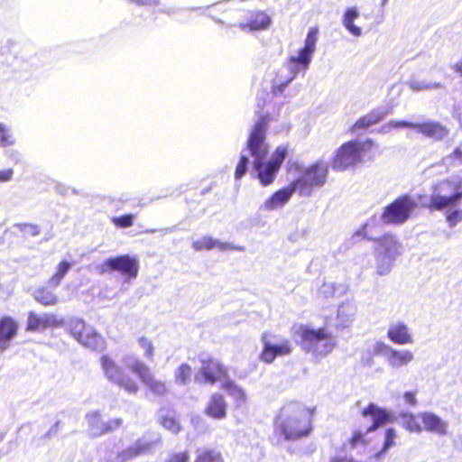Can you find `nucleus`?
Returning a JSON list of instances; mask_svg holds the SVG:
<instances>
[{
	"instance_id": "3",
	"label": "nucleus",
	"mask_w": 462,
	"mask_h": 462,
	"mask_svg": "<svg viewBox=\"0 0 462 462\" xmlns=\"http://www.w3.org/2000/svg\"><path fill=\"white\" fill-rule=\"evenodd\" d=\"M460 199H462V182L444 179L432 185L430 200L423 207L431 212L442 211L455 208Z\"/></svg>"
},
{
	"instance_id": "39",
	"label": "nucleus",
	"mask_w": 462,
	"mask_h": 462,
	"mask_svg": "<svg viewBox=\"0 0 462 462\" xmlns=\"http://www.w3.org/2000/svg\"><path fill=\"white\" fill-rule=\"evenodd\" d=\"M161 425L173 434H178L181 430L179 420L172 416H164L161 420Z\"/></svg>"
},
{
	"instance_id": "17",
	"label": "nucleus",
	"mask_w": 462,
	"mask_h": 462,
	"mask_svg": "<svg viewBox=\"0 0 462 462\" xmlns=\"http://www.w3.org/2000/svg\"><path fill=\"white\" fill-rule=\"evenodd\" d=\"M363 417H372L373 423L367 428L366 432H374L380 427L391 422L393 418L390 412L374 403H369L361 411Z\"/></svg>"
},
{
	"instance_id": "29",
	"label": "nucleus",
	"mask_w": 462,
	"mask_h": 462,
	"mask_svg": "<svg viewBox=\"0 0 462 462\" xmlns=\"http://www.w3.org/2000/svg\"><path fill=\"white\" fill-rule=\"evenodd\" d=\"M402 426L409 432L420 433L423 430L421 412H404L401 414Z\"/></svg>"
},
{
	"instance_id": "52",
	"label": "nucleus",
	"mask_w": 462,
	"mask_h": 462,
	"mask_svg": "<svg viewBox=\"0 0 462 462\" xmlns=\"http://www.w3.org/2000/svg\"><path fill=\"white\" fill-rule=\"evenodd\" d=\"M403 399L405 403L410 406H416L418 403L416 399V393L412 391L405 392L403 393Z\"/></svg>"
},
{
	"instance_id": "37",
	"label": "nucleus",
	"mask_w": 462,
	"mask_h": 462,
	"mask_svg": "<svg viewBox=\"0 0 462 462\" xmlns=\"http://www.w3.org/2000/svg\"><path fill=\"white\" fill-rule=\"evenodd\" d=\"M139 346L143 348L144 352V356L148 360H152L154 356L155 347L152 341L147 337L142 336L138 339Z\"/></svg>"
},
{
	"instance_id": "51",
	"label": "nucleus",
	"mask_w": 462,
	"mask_h": 462,
	"mask_svg": "<svg viewBox=\"0 0 462 462\" xmlns=\"http://www.w3.org/2000/svg\"><path fill=\"white\" fill-rule=\"evenodd\" d=\"M130 3L144 7H154L160 5V0H128Z\"/></svg>"
},
{
	"instance_id": "36",
	"label": "nucleus",
	"mask_w": 462,
	"mask_h": 462,
	"mask_svg": "<svg viewBox=\"0 0 462 462\" xmlns=\"http://www.w3.org/2000/svg\"><path fill=\"white\" fill-rule=\"evenodd\" d=\"M135 218L136 216L134 214H125L122 216L112 217L110 220L117 228H128L134 226Z\"/></svg>"
},
{
	"instance_id": "41",
	"label": "nucleus",
	"mask_w": 462,
	"mask_h": 462,
	"mask_svg": "<svg viewBox=\"0 0 462 462\" xmlns=\"http://www.w3.org/2000/svg\"><path fill=\"white\" fill-rule=\"evenodd\" d=\"M15 139L13 137L10 130L0 123V146L6 147L14 144Z\"/></svg>"
},
{
	"instance_id": "24",
	"label": "nucleus",
	"mask_w": 462,
	"mask_h": 462,
	"mask_svg": "<svg viewBox=\"0 0 462 462\" xmlns=\"http://www.w3.org/2000/svg\"><path fill=\"white\" fill-rule=\"evenodd\" d=\"M17 328V323L11 317L0 319V351L9 347V342L16 335Z\"/></svg>"
},
{
	"instance_id": "20",
	"label": "nucleus",
	"mask_w": 462,
	"mask_h": 462,
	"mask_svg": "<svg viewBox=\"0 0 462 462\" xmlns=\"http://www.w3.org/2000/svg\"><path fill=\"white\" fill-rule=\"evenodd\" d=\"M154 446V441L138 439L134 444L120 451L117 455V458L120 462L130 461L139 456L151 452Z\"/></svg>"
},
{
	"instance_id": "16",
	"label": "nucleus",
	"mask_w": 462,
	"mask_h": 462,
	"mask_svg": "<svg viewBox=\"0 0 462 462\" xmlns=\"http://www.w3.org/2000/svg\"><path fill=\"white\" fill-rule=\"evenodd\" d=\"M271 24V17L263 11L250 10L246 20L238 23V27L246 32L265 30Z\"/></svg>"
},
{
	"instance_id": "19",
	"label": "nucleus",
	"mask_w": 462,
	"mask_h": 462,
	"mask_svg": "<svg viewBox=\"0 0 462 462\" xmlns=\"http://www.w3.org/2000/svg\"><path fill=\"white\" fill-rule=\"evenodd\" d=\"M154 446V441L138 439L134 444L120 451L117 455V458L120 462L130 461L139 456L151 452Z\"/></svg>"
},
{
	"instance_id": "4",
	"label": "nucleus",
	"mask_w": 462,
	"mask_h": 462,
	"mask_svg": "<svg viewBox=\"0 0 462 462\" xmlns=\"http://www.w3.org/2000/svg\"><path fill=\"white\" fill-rule=\"evenodd\" d=\"M375 146L372 139L363 142L351 140L341 144L331 158L330 164L333 170L346 171L356 166L363 161V154L370 152Z\"/></svg>"
},
{
	"instance_id": "26",
	"label": "nucleus",
	"mask_w": 462,
	"mask_h": 462,
	"mask_svg": "<svg viewBox=\"0 0 462 462\" xmlns=\"http://www.w3.org/2000/svg\"><path fill=\"white\" fill-rule=\"evenodd\" d=\"M387 337L392 342L398 345H406L413 342L408 327L402 322L392 325L387 331Z\"/></svg>"
},
{
	"instance_id": "31",
	"label": "nucleus",
	"mask_w": 462,
	"mask_h": 462,
	"mask_svg": "<svg viewBox=\"0 0 462 462\" xmlns=\"http://www.w3.org/2000/svg\"><path fill=\"white\" fill-rule=\"evenodd\" d=\"M34 300L43 306H53L58 302L57 295L48 287H40L33 292Z\"/></svg>"
},
{
	"instance_id": "12",
	"label": "nucleus",
	"mask_w": 462,
	"mask_h": 462,
	"mask_svg": "<svg viewBox=\"0 0 462 462\" xmlns=\"http://www.w3.org/2000/svg\"><path fill=\"white\" fill-rule=\"evenodd\" d=\"M86 420L88 433L92 438L109 434L118 430L123 425L122 418H114L108 420H104L99 411H94L87 413Z\"/></svg>"
},
{
	"instance_id": "33",
	"label": "nucleus",
	"mask_w": 462,
	"mask_h": 462,
	"mask_svg": "<svg viewBox=\"0 0 462 462\" xmlns=\"http://www.w3.org/2000/svg\"><path fill=\"white\" fill-rule=\"evenodd\" d=\"M70 268L71 263L67 260H61L57 264L54 273L50 277L48 284L51 287L59 286Z\"/></svg>"
},
{
	"instance_id": "38",
	"label": "nucleus",
	"mask_w": 462,
	"mask_h": 462,
	"mask_svg": "<svg viewBox=\"0 0 462 462\" xmlns=\"http://www.w3.org/2000/svg\"><path fill=\"white\" fill-rule=\"evenodd\" d=\"M396 432L394 429L388 428L384 431V441L382 449L376 454L378 457L381 454L385 453L388 449L395 446Z\"/></svg>"
},
{
	"instance_id": "1",
	"label": "nucleus",
	"mask_w": 462,
	"mask_h": 462,
	"mask_svg": "<svg viewBox=\"0 0 462 462\" xmlns=\"http://www.w3.org/2000/svg\"><path fill=\"white\" fill-rule=\"evenodd\" d=\"M99 362L106 378L128 394H136L140 391V383L135 376L140 379L146 391L154 396L162 397L169 392L166 383L156 378L151 368L141 360H135L130 365L128 371L108 355H103Z\"/></svg>"
},
{
	"instance_id": "8",
	"label": "nucleus",
	"mask_w": 462,
	"mask_h": 462,
	"mask_svg": "<svg viewBox=\"0 0 462 462\" xmlns=\"http://www.w3.org/2000/svg\"><path fill=\"white\" fill-rule=\"evenodd\" d=\"M140 263L135 256L121 254L109 257L98 266V273L103 275L116 272L128 280H134L139 273Z\"/></svg>"
},
{
	"instance_id": "27",
	"label": "nucleus",
	"mask_w": 462,
	"mask_h": 462,
	"mask_svg": "<svg viewBox=\"0 0 462 462\" xmlns=\"http://www.w3.org/2000/svg\"><path fill=\"white\" fill-rule=\"evenodd\" d=\"M384 117V113L379 110H371L366 115L359 117L350 127L351 133H356L359 130H365L371 127L374 125L381 122Z\"/></svg>"
},
{
	"instance_id": "22",
	"label": "nucleus",
	"mask_w": 462,
	"mask_h": 462,
	"mask_svg": "<svg viewBox=\"0 0 462 462\" xmlns=\"http://www.w3.org/2000/svg\"><path fill=\"white\" fill-rule=\"evenodd\" d=\"M227 403L221 393H215L209 396L205 408V414L215 420H222L226 416Z\"/></svg>"
},
{
	"instance_id": "13",
	"label": "nucleus",
	"mask_w": 462,
	"mask_h": 462,
	"mask_svg": "<svg viewBox=\"0 0 462 462\" xmlns=\"http://www.w3.org/2000/svg\"><path fill=\"white\" fill-rule=\"evenodd\" d=\"M200 364L199 374L203 383L213 385L217 382L227 379L228 368L220 360L213 356H208L200 359Z\"/></svg>"
},
{
	"instance_id": "50",
	"label": "nucleus",
	"mask_w": 462,
	"mask_h": 462,
	"mask_svg": "<svg viewBox=\"0 0 462 462\" xmlns=\"http://www.w3.org/2000/svg\"><path fill=\"white\" fill-rule=\"evenodd\" d=\"M448 158L450 160L451 164H462V149L459 147L455 148Z\"/></svg>"
},
{
	"instance_id": "57",
	"label": "nucleus",
	"mask_w": 462,
	"mask_h": 462,
	"mask_svg": "<svg viewBox=\"0 0 462 462\" xmlns=\"http://www.w3.org/2000/svg\"><path fill=\"white\" fill-rule=\"evenodd\" d=\"M218 22H219V23H226V22H225V21H223V20H218Z\"/></svg>"
},
{
	"instance_id": "35",
	"label": "nucleus",
	"mask_w": 462,
	"mask_h": 462,
	"mask_svg": "<svg viewBox=\"0 0 462 462\" xmlns=\"http://www.w3.org/2000/svg\"><path fill=\"white\" fill-rule=\"evenodd\" d=\"M193 374L192 367L187 364H180L174 371L175 382L181 385H186L190 382Z\"/></svg>"
},
{
	"instance_id": "30",
	"label": "nucleus",
	"mask_w": 462,
	"mask_h": 462,
	"mask_svg": "<svg viewBox=\"0 0 462 462\" xmlns=\"http://www.w3.org/2000/svg\"><path fill=\"white\" fill-rule=\"evenodd\" d=\"M359 12L356 7H348L342 17V23L344 27L355 37L362 35V29L354 24V21L359 17Z\"/></svg>"
},
{
	"instance_id": "34",
	"label": "nucleus",
	"mask_w": 462,
	"mask_h": 462,
	"mask_svg": "<svg viewBox=\"0 0 462 462\" xmlns=\"http://www.w3.org/2000/svg\"><path fill=\"white\" fill-rule=\"evenodd\" d=\"M194 462H225L222 454L214 448L199 450Z\"/></svg>"
},
{
	"instance_id": "6",
	"label": "nucleus",
	"mask_w": 462,
	"mask_h": 462,
	"mask_svg": "<svg viewBox=\"0 0 462 462\" xmlns=\"http://www.w3.org/2000/svg\"><path fill=\"white\" fill-rule=\"evenodd\" d=\"M269 121V116L261 115L250 131L246 141V149L257 167L261 165L260 160H265L269 152V146L266 143Z\"/></svg>"
},
{
	"instance_id": "44",
	"label": "nucleus",
	"mask_w": 462,
	"mask_h": 462,
	"mask_svg": "<svg viewBox=\"0 0 462 462\" xmlns=\"http://www.w3.org/2000/svg\"><path fill=\"white\" fill-rule=\"evenodd\" d=\"M248 162L249 161L246 155H240L235 170L236 180H240L245 174L247 171Z\"/></svg>"
},
{
	"instance_id": "55",
	"label": "nucleus",
	"mask_w": 462,
	"mask_h": 462,
	"mask_svg": "<svg viewBox=\"0 0 462 462\" xmlns=\"http://www.w3.org/2000/svg\"><path fill=\"white\" fill-rule=\"evenodd\" d=\"M453 69L462 76V57L461 60L453 66Z\"/></svg>"
},
{
	"instance_id": "7",
	"label": "nucleus",
	"mask_w": 462,
	"mask_h": 462,
	"mask_svg": "<svg viewBox=\"0 0 462 462\" xmlns=\"http://www.w3.org/2000/svg\"><path fill=\"white\" fill-rule=\"evenodd\" d=\"M329 167L323 161H316L304 171L303 176L292 180L302 196H310L314 188H320L327 182Z\"/></svg>"
},
{
	"instance_id": "43",
	"label": "nucleus",
	"mask_w": 462,
	"mask_h": 462,
	"mask_svg": "<svg viewBox=\"0 0 462 462\" xmlns=\"http://www.w3.org/2000/svg\"><path fill=\"white\" fill-rule=\"evenodd\" d=\"M164 462H190V454L189 450L171 452Z\"/></svg>"
},
{
	"instance_id": "14",
	"label": "nucleus",
	"mask_w": 462,
	"mask_h": 462,
	"mask_svg": "<svg viewBox=\"0 0 462 462\" xmlns=\"http://www.w3.org/2000/svg\"><path fill=\"white\" fill-rule=\"evenodd\" d=\"M319 28L311 27L307 34L304 46L299 50L297 56L289 58V62L297 68L307 69L311 61L313 53L316 51V43L318 41Z\"/></svg>"
},
{
	"instance_id": "47",
	"label": "nucleus",
	"mask_w": 462,
	"mask_h": 462,
	"mask_svg": "<svg viewBox=\"0 0 462 462\" xmlns=\"http://www.w3.org/2000/svg\"><path fill=\"white\" fill-rule=\"evenodd\" d=\"M366 442L365 434L360 431H355L348 439V444L351 448H355L359 444L365 445Z\"/></svg>"
},
{
	"instance_id": "48",
	"label": "nucleus",
	"mask_w": 462,
	"mask_h": 462,
	"mask_svg": "<svg viewBox=\"0 0 462 462\" xmlns=\"http://www.w3.org/2000/svg\"><path fill=\"white\" fill-rule=\"evenodd\" d=\"M388 126L392 128H411L416 131L417 123L405 120H392L388 123Z\"/></svg>"
},
{
	"instance_id": "11",
	"label": "nucleus",
	"mask_w": 462,
	"mask_h": 462,
	"mask_svg": "<svg viewBox=\"0 0 462 462\" xmlns=\"http://www.w3.org/2000/svg\"><path fill=\"white\" fill-rule=\"evenodd\" d=\"M270 334L263 332L261 335V341L263 343L262 351L259 354L261 362L270 365L279 356H290L293 351V346L290 339H283L279 344H273L269 340Z\"/></svg>"
},
{
	"instance_id": "42",
	"label": "nucleus",
	"mask_w": 462,
	"mask_h": 462,
	"mask_svg": "<svg viewBox=\"0 0 462 462\" xmlns=\"http://www.w3.org/2000/svg\"><path fill=\"white\" fill-rule=\"evenodd\" d=\"M445 217L448 225L450 227L456 226L459 222L462 221V208L448 210L445 213Z\"/></svg>"
},
{
	"instance_id": "18",
	"label": "nucleus",
	"mask_w": 462,
	"mask_h": 462,
	"mask_svg": "<svg viewBox=\"0 0 462 462\" xmlns=\"http://www.w3.org/2000/svg\"><path fill=\"white\" fill-rule=\"evenodd\" d=\"M298 188L291 181L288 186L283 187L272 194L263 204L265 210L273 211L284 206L291 198Z\"/></svg>"
},
{
	"instance_id": "46",
	"label": "nucleus",
	"mask_w": 462,
	"mask_h": 462,
	"mask_svg": "<svg viewBox=\"0 0 462 462\" xmlns=\"http://www.w3.org/2000/svg\"><path fill=\"white\" fill-rule=\"evenodd\" d=\"M20 230L25 234H28L32 236H36L40 235L41 228L38 225L35 224H30V223H23L18 225Z\"/></svg>"
},
{
	"instance_id": "15",
	"label": "nucleus",
	"mask_w": 462,
	"mask_h": 462,
	"mask_svg": "<svg viewBox=\"0 0 462 462\" xmlns=\"http://www.w3.org/2000/svg\"><path fill=\"white\" fill-rule=\"evenodd\" d=\"M61 324L62 320L53 313L38 315L33 311H30L27 317L25 330L29 332L44 331L48 328H58Z\"/></svg>"
},
{
	"instance_id": "28",
	"label": "nucleus",
	"mask_w": 462,
	"mask_h": 462,
	"mask_svg": "<svg viewBox=\"0 0 462 462\" xmlns=\"http://www.w3.org/2000/svg\"><path fill=\"white\" fill-rule=\"evenodd\" d=\"M191 246L195 251L211 250L213 248L226 251L232 248L229 244L213 239L211 236H203L200 239L193 241Z\"/></svg>"
},
{
	"instance_id": "54",
	"label": "nucleus",
	"mask_w": 462,
	"mask_h": 462,
	"mask_svg": "<svg viewBox=\"0 0 462 462\" xmlns=\"http://www.w3.org/2000/svg\"><path fill=\"white\" fill-rule=\"evenodd\" d=\"M288 85V82H283V83H281V84H278V85H273L272 87V93L273 96H278L280 94H282L284 89L286 88Z\"/></svg>"
},
{
	"instance_id": "2",
	"label": "nucleus",
	"mask_w": 462,
	"mask_h": 462,
	"mask_svg": "<svg viewBox=\"0 0 462 462\" xmlns=\"http://www.w3.org/2000/svg\"><path fill=\"white\" fill-rule=\"evenodd\" d=\"M316 409L292 400L283 403L273 419L274 431L286 440L307 438L312 431Z\"/></svg>"
},
{
	"instance_id": "49",
	"label": "nucleus",
	"mask_w": 462,
	"mask_h": 462,
	"mask_svg": "<svg viewBox=\"0 0 462 462\" xmlns=\"http://www.w3.org/2000/svg\"><path fill=\"white\" fill-rule=\"evenodd\" d=\"M366 226H367V224L364 225L360 230L356 232V236H363L364 238H366V236L365 234V229L366 228ZM367 239H368V237H367ZM393 236L391 234L383 235V236L378 237V238H369V240H374L380 244H382L383 242L393 241Z\"/></svg>"
},
{
	"instance_id": "25",
	"label": "nucleus",
	"mask_w": 462,
	"mask_h": 462,
	"mask_svg": "<svg viewBox=\"0 0 462 462\" xmlns=\"http://www.w3.org/2000/svg\"><path fill=\"white\" fill-rule=\"evenodd\" d=\"M423 430L444 436L448 433V423L431 412H421Z\"/></svg>"
},
{
	"instance_id": "56",
	"label": "nucleus",
	"mask_w": 462,
	"mask_h": 462,
	"mask_svg": "<svg viewBox=\"0 0 462 462\" xmlns=\"http://www.w3.org/2000/svg\"><path fill=\"white\" fill-rule=\"evenodd\" d=\"M294 169L295 171H299L300 166L297 162H292L289 165V170Z\"/></svg>"
},
{
	"instance_id": "10",
	"label": "nucleus",
	"mask_w": 462,
	"mask_h": 462,
	"mask_svg": "<svg viewBox=\"0 0 462 462\" xmlns=\"http://www.w3.org/2000/svg\"><path fill=\"white\" fill-rule=\"evenodd\" d=\"M415 207V201L409 195L400 196L384 208L382 219L385 224L404 223Z\"/></svg>"
},
{
	"instance_id": "53",
	"label": "nucleus",
	"mask_w": 462,
	"mask_h": 462,
	"mask_svg": "<svg viewBox=\"0 0 462 462\" xmlns=\"http://www.w3.org/2000/svg\"><path fill=\"white\" fill-rule=\"evenodd\" d=\"M14 174L13 169H5L0 171V182L9 181Z\"/></svg>"
},
{
	"instance_id": "9",
	"label": "nucleus",
	"mask_w": 462,
	"mask_h": 462,
	"mask_svg": "<svg viewBox=\"0 0 462 462\" xmlns=\"http://www.w3.org/2000/svg\"><path fill=\"white\" fill-rule=\"evenodd\" d=\"M69 332L79 344L91 350H103L106 347L103 337L80 319L70 321Z\"/></svg>"
},
{
	"instance_id": "40",
	"label": "nucleus",
	"mask_w": 462,
	"mask_h": 462,
	"mask_svg": "<svg viewBox=\"0 0 462 462\" xmlns=\"http://www.w3.org/2000/svg\"><path fill=\"white\" fill-rule=\"evenodd\" d=\"M221 382V388L228 392L229 394L238 397L244 396L243 390L235 383V381L231 380L229 376L227 379L222 380Z\"/></svg>"
},
{
	"instance_id": "23",
	"label": "nucleus",
	"mask_w": 462,
	"mask_h": 462,
	"mask_svg": "<svg viewBox=\"0 0 462 462\" xmlns=\"http://www.w3.org/2000/svg\"><path fill=\"white\" fill-rule=\"evenodd\" d=\"M260 164L257 167L253 162V168L257 172L256 178L263 186H269L274 181L280 169L270 161L264 162V160H260Z\"/></svg>"
},
{
	"instance_id": "21",
	"label": "nucleus",
	"mask_w": 462,
	"mask_h": 462,
	"mask_svg": "<svg viewBox=\"0 0 462 462\" xmlns=\"http://www.w3.org/2000/svg\"><path fill=\"white\" fill-rule=\"evenodd\" d=\"M416 132L435 142L446 138L449 134V129L437 121H426L417 123Z\"/></svg>"
},
{
	"instance_id": "5",
	"label": "nucleus",
	"mask_w": 462,
	"mask_h": 462,
	"mask_svg": "<svg viewBox=\"0 0 462 462\" xmlns=\"http://www.w3.org/2000/svg\"><path fill=\"white\" fill-rule=\"evenodd\" d=\"M301 342L309 348L321 356L330 354L337 342L333 334L325 327L311 328L301 325L298 330Z\"/></svg>"
},
{
	"instance_id": "45",
	"label": "nucleus",
	"mask_w": 462,
	"mask_h": 462,
	"mask_svg": "<svg viewBox=\"0 0 462 462\" xmlns=\"http://www.w3.org/2000/svg\"><path fill=\"white\" fill-rule=\"evenodd\" d=\"M287 154V149L285 146H278L273 154V158L270 160L275 166H277L279 169H281V166L286 157Z\"/></svg>"
},
{
	"instance_id": "32",
	"label": "nucleus",
	"mask_w": 462,
	"mask_h": 462,
	"mask_svg": "<svg viewBox=\"0 0 462 462\" xmlns=\"http://www.w3.org/2000/svg\"><path fill=\"white\" fill-rule=\"evenodd\" d=\"M413 358L411 352L408 350L399 351L391 349L387 360L392 366H402L409 364Z\"/></svg>"
}]
</instances>
